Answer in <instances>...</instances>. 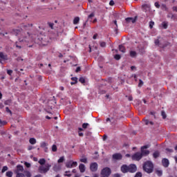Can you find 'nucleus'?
Returning <instances> with one entry per match:
<instances>
[{
	"label": "nucleus",
	"mask_w": 177,
	"mask_h": 177,
	"mask_svg": "<svg viewBox=\"0 0 177 177\" xmlns=\"http://www.w3.org/2000/svg\"><path fill=\"white\" fill-rule=\"evenodd\" d=\"M32 27V24H26L22 26V28L14 29L12 34L18 37L19 42H28V38L30 37V33L28 32H24V30H28V27Z\"/></svg>",
	"instance_id": "nucleus-1"
},
{
	"label": "nucleus",
	"mask_w": 177,
	"mask_h": 177,
	"mask_svg": "<svg viewBox=\"0 0 177 177\" xmlns=\"http://www.w3.org/2000/svg\"><path fill=\"white\" fill-rule=\"evenodd\" d=\"M138 170V167H136V165L131 164L130 165H123L121 167V171L122 174H127L130 172L131 174H134Z\"/></svg>",
	"instance_id": "nucleus-2"
},
{
	"label": "nucleus",
	"mask_w": 177,
	"mask_h": 177,
	"mask_svg": "<svg viewBox=\"0 0 177 177\" xmlns=\"http://www.w3.org/2000/svg\"><path fill=\"white\" fill-rule=\"evenodd\" d=\"M142 168L147 174H152L153 171H154V165L151 161H147L144 162Z\"/></svg>",
	"instance_id": "nucleus-3"
},
{
	"label": "nucleus",
	"mask_w": 177,
	"mask_h": 177,
	"mask_svg": "<svg viewBox=\"0 0 177 177\" xmlns=\"http://www.w3.org/2000/svg\"><path fill=\"white\" fill-rule=\"evenodd\" d=\"M50 167H52V165H50V164H47L45 166H40L39 167V171L40 174H46V172H48L49 169H50Z\"/></svg>",
	"instance_id": "nucleus-4"
},
{
	"label": "nucleus",
	"mask_w": 177,
	"mask_h": 177,
	"mask_svg": "<svg viewBox=\"0 0 177 177\" xmlns=\"http://www.w3.org/2000/svg\"><path fill=\"white\" fill-rule=\"evenodd\" d=\"M101 175L104 177H109L111 175V169L109 167L104 168L101 171Z\"/></svg>",
	"instance_id": "nucleus-5"
},
{
	"label": "nucleus",
	"mask_w": 177,
	"mask_h": 177,
	"mask_svg": "<svg viewBox=\"0 0 177 177\" xmlns=\"http://www.w3.org/2000/svg\"><path fill=\"white\" fill-rule=\"evenodd\" d=\"M149 145H144L141 147V154L142 156H149L150 154V151L146 150V149H149Z\"/></svg>",
	"instance_id": "nucleus-6"
},
{
	"label": "nucleus",
	"mask_w": 177,
	"mask_h": 177,
	"mask_svg": "<svg viewBox=\"0 0 177 177\" xmlns=\"http://www.w3.org/2000/svg\"><path fill=\"white\" fill-rule=\"evenodd\" d=\"M78 165V162H74L73 160H68L66 163V168H74Z\"/></svg>",
	"instance_id": "nucleus-7"
},
{
	"label": "nucleus",
	"mask_w": 177,
	"mask_h": 177,
	"mask_svg": "<svg viewBox=\"0 0 177 177\" xmlns=\"http://www.w3.org/2000/svg\"><path fill=\"white\" fill-rule=\"evenodd\" d=\"M143 156H142V153L140 152H137L134 155H133L132 158L133 160H135L136 161H139L142 160V158Z\"/></svg>",
	"instance_id": "nucleus-8"
},
{
	"label": "nucleus",
	"mask_w": 177,
	"mask_h": 177,
	"mask_svg": "<svg viewBox=\"0 0 177 177\" xmlns=\"http://www.w3.org/2000/svg\"><path fill=\"white\" fill-rule=\"evenodd\" d=\"M90 169L91 172H96L97 171V163L93 162L90 165Z\"/></svg>",
	"instance_id": "nucleus-9"
},
{
	"label": "nucleus",
	"mask_w": 177,
	"mask_h": 177,
	"mask_svg": "<svg viewBox=\"0 0 177 177\" xmlns=\"http://www.w3.org/2000/svg\"><path fill=\"white\" fill-rule=\"evenodd\" d=\"M136 19H138V17H127L125 19L127 23H136Z\"/></svg>",
	"instance_id": "nucleus-10"
},
{
	"label": "nucleus",
	"mask_w": 177,
	"mask_h": 177,
	"mask_svg": "<svg viewBox=\"0 0 177 177\" xmlns=\"http://www.w3.org/2000/svg\"><path fill=\"white\" fill-rule=\"evenodd\" d=\"M53 169L55 172H59L62 170V165L56 164L53 166Z\"/></svg>",
	"instance_id": "nucleus-11"
},
{
	"label": "nucleus",
	"mask_w": 177,
	"mask_h": 177,
	"mask_svg": "<svg viewBox=\"0 0 177 177\" xmlns=\"http://www.w3.org/2000/svg\"><path fill=\"white\" fill-rule=\"evenodd\" d=\"M162 164L165 168H168V167H169V160L167 158H163L162 160Z\"/></svg>",
	"instance_id": "nucleus-12"
},
{
	"label": "nucleus",
	"mask_w": 177,
	"mask_h": 177,
	"mask_svg": "<svg viewBox=\"0 0 177 177\" xmlns=\"http://www.w3.org/2000/svg\"><path fill=\"white\" fill-rule=\"evenodd\" d=\"M112 158L113 160H122V155L121 153H115Z\"/></svg>",
	"instance_id": "nucleus-13"
},
{
	"label": "nucleus",
	"mask_w": 177,
	"mask_h": 177,
	"mask_svg": "<svg viewBox=\"0 0 177 177\" xmlns=\"http://www.w3.org/2000/svg\"><path fill=\"white\" fill-rule=\"evenodd\" d=\"M23 171H24V167H23V166L21 165H18L17 166L16 174H19V172H23Z\"/></svg>",
	"instance_id": "nucleus-14"
},
{
	"label": "nucleus",
	"mask_w": 177,
	"mask_h": 177,
	"mask_svg": "<svg viewBox=\"0 0 177 177\" xmlns=\"http://www.w3.org/2000/svg\"><path fill=\"white\" fill-rule=\"evenodd\" d=\"M0 60H8V55L3 54L2 52H0Z\"/></svg>",
	"instance_id": "nucleus-15"
},
{
	"label": "nucleus",
	"mask_w": 177,
	"mask_h": 177,
	"mask_svg": "<svg viewBox=\"0 0 177 177\" xmlns=\"http://www.w3.org/2000/svg\"><path fill=\"white\" fill-rule=\"evenodd\" d=\"M79 169L82 174H84V172H85V165L81 163L79 165Z\"/></svg>",
	"instance_id": "nucleus-16"
},
{
	"label": "nucleus",
	"mask_w": 177,
	"mask_h": 177,
	"mask_svg": "<svg viewBox=\"0 0 177 177\" xmlns=\"http://www.w3.org/2000/svg\"><path fill=\"white\" fill-rule=\"evenodd\" d=\"M71 85H75L78 82V78L77 77H71Z\"/></svg>",
	"instance_id": "nucleus-17"
},
{
	"label": "nucleus",
	"mask_w": 177,
	"mask_h": 177,
	"mask_svg": "<svg viewBox=\"0 0 177 177\" xmlns=\"http://www.w3.org/2000/svg\"><path fill=\"white\" fill-rule=\"evenodd\" d=\"M119 50L122 52V53H125V52H127L125 46H124L122 44L119 45Z\"/></svg>",
	"instance_id": "nucleus-18"
},
{
	"label": "nucleus",
	"mask_w": 177,
	"mask_h": 177,
	"mask_svg": "<svg viewBox=\"0 0 177 177\" xmlns=\"http://www.w3.org/2000/svg\"><path fill=\"white\" fill-rule=\"evenodd\" d=\"M143 121H144L145 125H149V124H150V125H154V122H153L151 121L149 122V120H147V119H144Z\"/></svg>",
	"instance_id": "nucleus-19"
},
{
	"label": "nucleus",
	"mask_w": 177,
	"mask_h": 177,
	"mask_svg": "<svg viewBox=\"0 0 177 177\" xmlns=\"http://www.w3.org/2000/svg\"><path fill=\"white\" fill-rule=\"evenodd\" d=\"M153 158H158L160 157V151H156L153 153Z\"/></svg>",
	"instance_id": "nucleus-20"
},
{
	"label": "nucleus",
	"mask_w": 177,
	"mask_h": 177,
	"mask_svg": "<svg viewBox=\"0 0 177 177\" xmlns=\"http://www.w3.org/2000/svg\"><path fill=\"white\" fill-rule=\"evenodd\" d=\"M29 142L30 145H35V143H37V140L35 138H31L29 140Z\"/></svg>",
	"instance_id": "nucleus-21"
},
{
	"label": "nucleus",
	"mask_w": 177,
	"mask_h": 177,
	"mask_svg": "<svg viewBox=\"0 0 177 177\" xmlns=\"http://www.w3.org/2000/svg\"><path fill=\"white\" fill-rule=\"evenodd\" d=\"M40 147H41V149H44L45 147H48V143H46L45 142H41Z\"/></svg>",
	"instance_id": "nucleus-22"
},
{
	"label": "nucleus",
	"mask_w": 177,
	"mask_h": 177,
	"mask_svg": "<svg viewBox=\"0 0 177 177\" xmlns=\"http://www.w3.org/2000/svg\"><path fill=\"white\" fill-rule=\"evenodd\" d=\"M80 23V18L78 17H76L73 19V24H78Z\"/></svg>",
	"instance_id": "nucleus-23"
},
{
	"label": "nucleus",
	"mask_w": 177,
	"mask_h": 177,
	"mask_svg": "<svg viewBox=\"0 0 177 177\" xmlns=\"http://www.w3.org/2000/svg\"><path fill=\"white\" fill-rule=\"evenodd\" d=\"M162 26L165 30L168 28V22L164 21L162 23Z\"/></svg>",
	"instance_id": "nucleus-24"
},
{
	"label": "nucleus",
	"mask_w": 177,
	"mask_h": 177,
	"mask_svg": "<svg viewBox=\"0 0 177 177\" xmlns=\"http://www.w3.org/2000/svg\"><path fill=\"white\" fill-rule=\"evenodd\" d=\"M46 162V160H45V158H41L39 160V164H40V165H44Z\"/></svg>",
	"instance_id": "nucleus-25"
},
{
	"label": "nucleus",
	"mask_w": 177,
	"mask_h": 177,
	"mask_svg": "<svg viewBox=\"0 0 177 177\" xmlns=\"http://www.w3.org/2000/svg\"><path fill=\"white\" fill-rule=\"evenodd\" d=\"M130 56L131 57H136V51H133V50L130 51Z\"/></svg>",
	"instance_id": "nucleus-26"
},
{
	"label": "nucleus",
	"mask_w": 177,
	"mask_h": 177,
	"mask_svg": "<svg viewBox=\"0 0 177 177\" xmlns=\"http://www.w3.org/2000/svg\"><path fill=\"white\" fill-rule=\"evenodd\" d=\"M6 176L8 177H12L13 176V172L10 171H8L6 172Z\"/></svg>",
	"instance_id": "nucleus-27"
},
{
	"label": "nucleus",
	"mask_w": 177,
	"mask_h": 177,
	"mask_svg": "<svg viewBox=\"0 0 177 177\" xmlns=\"http://www.w3.org/2000/svg\"><path fill=\"white\" fill-rule=\"evenodd\" d=\"M161 9H162V10H168V8L167 7L166 4H162Z\"/></svg>",
	"instance_id": "nucleus-28"
},
{
	"label": "nucleus",
	"mask_w": 177,
	"mask_h": 177,
	"mask_svg": "<svg viewBox=\"0 0 177 177\" xmlns=\"http://www.w3.org/2000/svg\"><path fill=\"white\" fill-rule=\"evenodd\" d=\"M64 162V156H62V157L57 160L58 164H61V162Z\"/></svg>",
	"instance_id": "nucleus-29"
},
{
	"label": "nucleus",
	"mask_w": 177,
	"mask_h": 177,
	"mask_svg": "<svg viewBox=\"0 0 177 177\" xmlns=\"http://www.w3.org/2000/svg\"><path fill=\"white\" fill-rule=\"evenodd\" d=\"M52 151H54V152L57 151V146H56V145H53L52 146Z\"/></svg>",
	"instance_id": "nucleus-30"
},
{
	"label": "nucleus",
	"mask_w": 177,
	"mask_h": 177,
	"mask_svg": "<svg viewBox=\"0 0 177 177\" xmlns=\"http://www.w3.org/2000/svg\"><path fill=\"white\" fill-rule=\"evenodd\" d=\"M156 174L158 175V176H162V170H157Z\"/></svg>",
	"instance_id": "nucleus-31"
},
{
	"label": "nucleus",
	"mask_w": 177,
	"mask_h": 177,
	"mask_svg": "<svg viewBox=\"0 0 177 177\" xmlns=\"http://www.w3.org/2000/svg\"><path fill=\"white\" fill-rule=\"evenodd\" d=\"M6 124H8L6 121H2L1 120H0V127H3V125H6Z\"/></svg>",
	"instance_id": "nucleus-32"
},
{
	"label": "nucleus",
	"mask_w": 177,
	"mask_h": 177,
	"mask_svg": "<svg viewBox=\"0 0 177 177\" xmlns=\"http://www.w3.org/2000/svg\"><path fill=\"white\" fill-rule=\"evenodd\" d=\"M100 45L101 48H106V42H104V41H100Z\"/></svg>",
	"instance_id": "nucleus-33"
},
{
	"label": "nucleus",
	"mask_w": 177,
	"mask_h": 177,
	"mask_svg": "<svg viewBox=\"0 0 177 177\" xmlns=\"http://www.w3.org/2000/svg\"><path fill=\"white\" fill-rule=\"evenodd\" d=\"M80 162H84V164H86V162H88V159H86V158H81Z\"/></svg>",
	"instance_id": "nucleus-34"
},
{
	"label": "nucleus",
	"mask_w": 177,
	"mask_h": 177,
	"mask_svg": "<svg viewBox=\"0 0 177 177\" xmlns=\"http://www.w3.org/2000/svg\"><path fill=\"white\" fill-rule=\"evenodd\" d=\"M8 169V166H4L1 170L2 174H3L4 172H6Z\"/></svg>",
	"instance_id": "nucleus-35"
},
{
	"label": "nucleus",
	"mask_w": 177,
	"mask_h": 177,
	"mask_svg": "<svg viewBox=\"0 0 177 177\" xmlns=\"http://www.w3.org/2000/svg\"><path fill=\"white\" fill-rule=\"evenodd\" d=\"M88 127H89V124H88V123H84V124H82V128H83L84 129H86V128H88Z\"/></svg>",
	"instance_id": "nucleus-36"
},
{
	"label": "nucleus",
	"mask_w": 177,
	"mask_h": 177,
	"mask_svg": "<svg viewBox=\"0 0 177 177\" xmlns=\"http://www.w3.org/2000/svg\"><path fill=\"white\" fill-rule=\"evenodd\" d=\"M79 82H81V84H85V78H84V77H80V79H79Z\"/></svg>",
	"instance_id": "nucleus-37"
},
{
	"label": "nucleus",
	"mask_w": 177,
	"mask_h": 177,
	"mask_svg": "<svg viewBox=\"0 0 177 177\" xmlns=\"http://www.w3.org/2000/svg\"><path fill=\"white\" fill-rule=\"evenodd\" d=\"M114 58L115 59V60H120V59H121V55H118V54H116L115 56H114Z\"/></svg>",
	"instance_id": "nucleus-38"
},
{
	"label": "nucleus",
	"mask_w": 177,
	"mask_h": 177,
	"mask_svg": "<svg viewBox=\"0 0 177 177\" xmlns=\"http://www.w3.org/2000/svg\"><path fill=\"white\" fill-rule=\"evenodd\" d=\"M17 177H26V176L23 173H17Z\"/></svg>",
	"instance_id": "nucleus-39"
},
{
	"label": "nucleus",
	"mask_w": 177,
	"mask_h": 177,
	"mask_svg": "<svg viewBox=\"0 0 177 177\" xmlns=\"http://www.w3.org/2000/svg\"><path fill=\"white\" fill-rule=\"evenodd\" d=\"M26 177H31V173L30 171H24Z\"/></svg>",
	"instance_id": "nucleus-40"
},
{
	"label": "nucleus",
	"mask_w": 177,
	"mask_h": 177,
	"mask_svg": "<svg viewBox=\"0 0 177 177\" xmlns=\"http://www.w3.org/2000/svg\"><path fill=\"white\" fill-rule=\"evenodd\" d=\"M64 176L71 177L70 171H65Z\"/></svg>",
	"instance_id": "nucleus-41"
},
{
	"label": "nucleus",
	"mask_w": 177,
	"mask_h": 177,
	"mask_svg": "<svg viewBox=\"0 0 177 177\" xmlns=\"http://www.w3.org/2000/svg\"><path fill=\"white\" fill-rule=\"evenodd\" d=\"M154 26V21H151L150 22H149V28H153V26Z\"/></svg>",
	"instance_id": "nucleus-42"
},
{
	"label": "nucleus",
	"mask_w": 177,
	"mask_h": 177,
	"mask_svg": "<svg viewBox=\"0 0 177 177\" xmlns=\"http://www.w3.org/2000/svg\"><path fill=\"white\" fill-rule=\"evenodd\" d=\"M155 45H156L157 46H160V40L158 39H156L155 40Z\"/></svg>",
	"instance_id": "nucleus-43"
},
{
	"label": "nucleus",
	"mask_w": 177,
	"mask_h": 177,
	"mask_svg": "<svg viewBox=\"0 0 177 177\" xmlns=\"http://www.w3.org/2000/svg\"><path fill=\"white\" fill-rule=\"evenodd\" d=\"M154 5H155L156 8H157V9H160V8L161 6H160V3L158 2H155Z\"/></svg>",
	"instance_id": "nucleus-44"
},
{
	"label": "nucleus",
	"mask_w": 177,
	"mask_h": 177,
	"mask_svg": "<svg viewBox=\"0 0 177 177\" xmlns=\"http://www.w3.org/2000/svg\"><path fill=\"white\" fill-rule=\"evenodd\" d=\"M167 17H170L171 19L175 20V15L173 14H169V15H167Z\"/></svg>",
	"instance_id": "nucleus-45"
},
{
	"label": "nucleus",
	"mask_w": 177,
	"mask_h": 177,
	"mask_svg": "<svg viewBox=\"0 0 177 177\" xmlns=\"http://www.w3.org/2000/svg\"><path fill=\"white\" fill-rule=\"evenodd\" d=\"M7 74H8V75H12V74H13V71L7 70Z\"/></svg>",
	"instance_id": "nucleus-46"
},
{
	"label": "nucleus",
	"mask_w": 177,
	"mask_h": 177,
	"mask_svg": "<svg viewBox=\"0 0 177 177\" xmlns=\"http://www.w3.org/2000/svg\"><path fill=\"white\" fill-rule=\"evenodd\" d=\"M24 165H26V168H30V167H31V164H30L27 162H25Z\"/></svg>",
	"instance_id": "nucleus-47"
},
{
	"label": "nucleus",
	"mask_w": 177,
	"mask_h": 177,
	"mask_svg": "<svg viewBox=\"0 0 177 177\" xmlns=\"http://www.w3.org/2000/svg\"><path fill=\"white\" fill-rule=\"evenodd\" d=\"M48 26L51 28V30H53V26H55V24L53 23L49 22Z\"/></svg>",
	"instance_id": "nucleus-48"
},
{
	"label": "nucleus",
	"mask_w": 177,
	"mask_h": 177,
	"mask_svg": "<svg viewBox=\"0 0 177 177\" xmlns=\"http://www.w3.org/2000/svg\"><path fill=\"white\" fill-rule=\"evenodd\" d=\"M6 111L7 113H10V114H12V111H10V109H9V107H6Z\"/></svg>",
	"instance_id": "nucleus-49"
},
{
	"label": "nucleus",
	"mask_w": 177,
	"mask_h": 177,
	"mask_svg": "<svg viewBox=\"0 0 177 177\" xmlns=\"http://www.w3.org/2000/svg\"><path fill=\"white\" fill-rule=\"evenodd\" d=\"M15 46H16V48H18V49H21V46H19V43L18 42L15 43Z\"/></svg>",
	"instance_id": "nucleus-50"
},
{
	"label": "nucleus",
	"mask_w": 177,
	"mask_h": 177,
	"mask_svg": "<svg viewBox=\"0 0 177 177\" xmlns=\"http://www.w3.org/2000/svg\"><path fill=\"white\" fill-rule=\"evenodd\" d=\"M135 177H142V174L140 172L136 173Z\"/></svg>",
	"instance_id": "nucleus-51"
},
{
	"label": "nucleus",
	"mask_w": 177,
	"mask_h": 177,
	"mask_svg": "<svg viewBox=\"0 0 177 177\" xmlns=\"http://www.w3.org/2000/svg\"><path fill=\"white\" fill-rule=\"evenodd\" d=\"M140 55H143V53H145V48H142L140 49Z\"/></svg>",
	"instance_id": "nucleus-52"
},
{
	"label": "nucleus",
	"mask_w": 177,
	"mask_h": 177,
	"mask_svg": "<svg viewBox=\"0 0 177 177\" xmlns=\"http://www.w3.org/2000/svg\"><path fill=\"white\" fill-rule=\"evenodd\" d=\"M142 85H143V81H142V80H140L138 86H142Z\"/></svg>",
	"instance_id": "nucleus-53"
},
{
	"label": "nucleus",
	"mask_w": 177,
	"mask_h": 177,
	"mask_svg": "<svg viewBox=\"0 0 177 177\" xmlns=\"http://www.w3.org/2000/svg\"><path fill=\"white\" fill-rule=\"evenodd\" d=\"M114 1L113 0H111L110 2H109V5L110 6H114Z\"/></svg>",
	"instance_id": "nucleus-54"
},
{
	"label": "nucleus",
	"mask_w": 177,
	"mask_h": 177,
	"mask_svg": "<svg viewBox=\"0 0 177 177\" xmlns=\"http://www.w3.org/2000/svg\"><path fill=\"white\" fill-rule=\"evenodd\" d=\"M93 17H95V14L93 12L88 15V19H92Z\"/></svg>",
	"instance_id": "nucleus-55"
},
{
	"label": "nucleus",
	"mask_w": 177,
	"mask_h": 177,
	"mask_svg": "<svg viewBox=\"0 0 177 177\" xmlns=\"http://www.w3.org/2000/svg\"><path fill=\"white\" fill-rule=\"evenodd\" d=\"M80 71H81V67L78 66L75 70V73H80Z\"/></svg>",
	"instance_id": "nucleus-56"
},
{
	"label": "nucleus",
	"mask_w": 177,
	"mask_h": 177,
	"mask_svg": "<svg viewBox=\"0 0 177 177\" xmlns=\"http://www.w3.org/2000/svg\"><path fill=\"white\" fill-rule=\"evenodd\" d=\"M96 38H97V34H95L93 36V39H96Z\"/></svg>",
	"instance_id": "nucleus-57"
},
{
	"label": "nucleus",
	"mask_w": 177,
	"mask_h": 177,
	"mask_svg": "<svg viewBox=\"0 0 177 177\" xmlns=\"http://www.w3.org/2000/svg\"><path fill=\"white\" fill-rule=\"evenodd\" d=\"M162 115L163 118H167V116H165V113L164 111H162Z\"/></svg>",
	"instance_id": "nucleus-58"
},
{
	"label": "nucleus",
	"mask_w": 177,
	"mask_h": 177,
	"mask_svg": "<svg viewBox=\"0 0 177 177\" xmlns=\"http://www.w3.org/2000/svg\"><path fill=\"white\" fill-rule=\"evenodd\" d=\"M113 177H121V176L118 174H115L113 176Z\"/></svg>",
	"instance_id": "nucleus-59"
},
{
	"label": "nucleus",
	"mask_w": 177,
	"mask_h": 177,
	"mask_svg": "<svg viewBox=\"0 0 177 177\" xmlns=\"http://www.w3.org/2000/svg\"><path fill=\"white\" fill-rule=\"evenodd\" d=\"M32 149H34V147L32 146H29L28 147V150H29V151L32 150Z\"/></svg>",
	"instance_id": "nucleus-60"
},
{
	"label": "nucleus",
	"mask_w": 177,
	"mask_h": 177,
	"mask_svg": "<svg viewBox=\"0 0 177 177\" xmlns=\"http://www.w3.org/2000/svg\"><path fill=\"white\" fill-rule=\"evenodd\" d=\"M44 149L45 153H48V147H46L45 148H43Z\"/></svg>",
	"instance_id": "nucleus-61"
},
{
	"label": "nucleus",
	"mask_w": 177,
	"mask_h": 177,
	"mask_svg": "<svg viewBox=\"0 0 177 177\" xmlns=\"http://www.w3.org/2000/svg\"><path fill=\"white\" fill-rule=\"evenodd\" d=\"M128 99L129 102H132L133 100V98L132 97V96H129Z\"/></svg>",
	"instance_id": "nucleus-62"
},
{
	"label": "nucleus",
	"mask_w": 177,
	"mask_h": 177,
	"mask_svg": "<svg viewBox=\"0 0 177 177\" xmlns=\"http://www.w3.org/2000/svg\"><path fill=\"white\" fill-rule=\"evenodd\" d=\"M173 10H174V12H177V6H174Z\"/></svg>",
	"instance_id": "nucleus-63"
},
{
	"label": "nucleus",
	"mask_w": 177,
	"mask_h": 177,
	"mask_svg": "<svg viewBox=\"0 0 177 177\" xmlns=\"http://www.w3.org/2000/svg\"><path fill=\"white\" fill-rule=\"evenodd\" d=\"M79 136H84V133L79 132Z\"/></svg>",
	"instance_id": "nucleus-64"
}]
</instances>
